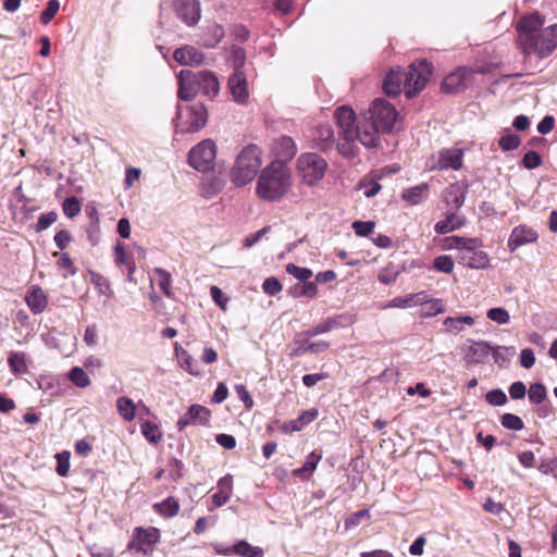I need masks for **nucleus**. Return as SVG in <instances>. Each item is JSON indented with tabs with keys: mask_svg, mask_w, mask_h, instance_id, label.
I'll use <instances>...</instances> for the list:
<instances>
[{
	"mask_svg": "<svg viewBox=\"0 0 557 557\" xmlns=\"http://www.w3.org/2000/svg\"><path fill=\"white\" fill-rule=\"evenodd\" d=\"M334 117L339 129L337 149L342 156L350 158L356 154V140L367 148L376 147L374 126L371 124L358 125L351 108L347 106L337 108Z\"/></svg>",
	"mask_w": 557,
	"mask_h": 557,
	"instance_id": "obj_1",
	"label": "nucleus"
},
{
	"mask_svg": "<svg viewBox=\"0 0 557 557\" xmlns=\"http://www.w3.org/2000/svg\"><path fill=\"white\" fill-rule=\"evenodd\" d=\"M293 186V174L287 163L273 160L264 166L258 176L256 194L265 201L282 200Z\"/></svg>",
	"mask_w": 557,
	"mask_h": 557,
	"instance_id": "obj_2",
	"label": "nucleus"
},
{
	"mask_svg": "<svg viewBox=\"0 0 557 557\" xmlns=\"http://www.w3.org/2000/svg\"><path fill=\"white\" fill-rule=\"evenodd\" d=\"M262 164L261 149L248 145L238 153L231 170V180L236 186H245L252 182Z\"/></svg>",
	"mask_w": 557,
	"mask_h": 557,
	"instance_id": "obj_3",
	"label": "nucleus"
},
{
	"mask_svg": "<svg viewBox=\"0 0 557 557\" xmlns=\"http://www.w3.org/2000/svg\"><path fill=\"white\" fill-rule=\"evenodd\" d=\"M397 120L395 108L385 99L373 100L367 112L356 117L358 125L371 124L375 128L376 146L380 143V133L391 132Z\"/></svg>",
	"mask_w": 557,
	"mask_h": 557,
	"instance_id": "obj_4",
	"label": "nucleus"
},
{
	"mask_svg": "<svg viewBox=\"0 0 557 557\" xmlns=\"http://www.w3.org/2000/svg\"><path fill=\"white\" fill-rule=\"evenodd\" d=\"M449 249H457L461 263L471 269H486L490 267L488 255L481 250L479 238L449 236L446 238Z\"/></svg>",
	"mask_w": 557,
	"mask_h": 557,
	"instance_id": "obj_5",
	"label": "nucleus"
},
{
	"mask_svg": "<svg viewBox=\"0 0 557 557\" xmlns=\"http://www.w3.org/2000/svg\"><path fill=\"white\" fill-rule=\"evenodd\" d=\"M296 169L301 182L312 187L324 177L327 162L315 152H305L297 158Z\"/></svg>",
	"mask_w": 557,
	"mask_h": 557,
	"instance_id": "obj_6",
	"label": "nucleus"
},
{
	"mask_svg": "<svg viewBox=\"0 0 557 557\" xmlns=\"http://www.w3.org/2000/svg\"><path fill=\"white\" fill-rule=\"evenodd\" d=\"M207 109L200 103L178 106L175 127L181 133H194L201 129L207 123Z\"/></svg>",
	"mask_w": 557,
	"mask_h": 557,
	"instance_id": "obj_7",
	"label": "nucleus"
},
{
	"mask_svg": "<svg viewBox=\"0 0 557 557\" xmlns=\"http://www.w3.org/2000/svg\"><path fill=\"white\" fill-rule=\"evenodd\" d=\"M432 75V66L425 60L409 66L405 77L404 91L408 99L417 96L426 85Z\"/></svg>",
	"mask_w": 557,
	"mask_h": 557,
	"instance_id": "obj_8",
	"label": "nucleus"
},
{
	"mask_svg": "<svg viewBox=\"0 0 557 557\" xmlns=\"http://www.w3.org/2000/svg\"><path fill=\"white\" fill-rule=\"evenodd\" d=\"M557 47V24L542 29L530 42L523 44L520 48L525 54L534 53L540 58L549 55Z\"/></svg>",
	"mask_w": 557,
	"mask_h": 557,
	"instance_id": "obj_9",
	"label": "nucleus"
},
{
	"mask_svg": "<svg viewBox=\"0 0 557 557\" xmlns=\"http://www.w3.org/2000/svg\"><path fill=\"white\" fill-rule=\"evenodd\" d=\"M463 149L458 147L444 148L428 158L425 166L430 171H458L462 168Z\"/></svg>",
	"mask_w": 557,
	"mask_h": 557,
	"instance_id": "obj_10",
	"label": "nucleus"
},
{
	"mask_svg": "<svg viewBox=\"0 0 557 557\" xmlns=\"http://www.w3.org/2000/svg\"><path fill=\"white\" fill-rule=\"evenodd\" d=\"M216 154V146L213 140L205 139L196 145L188 153L190 166L198 171L210 169Z\"/></svg>",
	"mask_w": 557,
	"mask_h": 557,
	"instance_id": "obj_11",
	"label": "nucleus"
},
{
	"mask_svg": "<svg viewBox=\"0 0 557 557\" xmlns=\"http://www.w3.org/2000/svg\"><path fill=\"white\" fill-rule=\"evenodd\" d=\"M178 98L185 101L194 99L200 92L198 72L182 70L178 73Z\"/></svg>",
	"mask_w": 557,
	"mask_h": 557,
	"instance_id": "obj_12",
	"label": "nucleus"
},
{
	"mask_svg": "<svg viewBox=\"0 0 557 557\" xmlns=\"http://www.w3.org/2000/svg\"><path fill=\"white\" fill-rule=\"evenodd\" d=\"M544 24L543 17L533 13L531 15L523 16L517 25L519 32L518 44L521 47L525 42H530L536 34H539Z\"/></svg>",
	"mask_w": 557,
	"mask_h": 557,
	"instance_id": "obj_13",
	"label": "nucleus"
},
{
	"mask_svg": "<svg viewBox=\"0 0 557 557\" xmlns=\"http://www.w3.org/2000/svg\"><path fill=\"white\" fill-rule=\"evenodd\" d=\"M160 541V531L157 528H136L133 541L128 544L129 548H136L138 552L147 554L153 545Z\"/></svg>",
	"mask_w": 557,
	"mask_h": 557,
	"instance_id": "obj_14",
	"label": "nucleus"
},
{
	"mask_svg": "<svg viewBox=\"0 0 557 557\" xmlns=\"http://www.w3.org/2000/svg\"><path fill=\"white\" fill-rule=\"evenodd\" d=\"M174 9L177 16L188 26L200 20V3L198 0H175Z\"/></svg>",
	"mask_w": 557,
	"mask_h": 557,
	"instance_id": "obj_15",
	"label": "nucleus"
},
{
	"mask_svg": "<svg viewBox=\"0 0 557 557\" xmlns=\"http://www.w3.org/2000/svg\"><path fill=\"white\" fill-rule=\"evenodd\" d=\"M539 238L536 231L525 225L515 227L508 239V248L515 251L518 247L534 243Z\"/></svg>",
	"mask_w": 557,
	"mask_h": 557,
	"instance_id": "obj_16",
	"label": "nucleus"
},
{
	"mask_svg": "<svg viewBox=\"0 0 557 557\" xmlns=\"http://www.w3.org/2000/svg\"><path fill=\"white\" fill-rule=\"evenodd\" d=\"M173 58L177 63L187 66H198L205 60V55L201 51L193 46L187 45L177 48L173 53Z\"/></svg>",
	"mask_w": 557,
	"mask_h": 557,
	"instance_id": "obj_17",
	"label": "nucleus"
},
{
	"mask_svg": "<svg viewBox=\"0 0 557 557\" xmlns=\"http://www.w3.org/2000/svg\"><path fill=\"white\" fill-rule=\"evenodd\" d=\"M228 88L237 103H244L248 99L247 78L243 71L234 72L230 76Z\"/></svg>",
	"mask_w": 557,
	"mask_h": 557,
	"instance_id": "obj_18",
	"label": "nucleus"
},
{
	"mask_svg": "<svg viewBox=\"0 0 557 557\" xmlns=\"http://www.w3.org/2000/svg\"><path fill=\"white\" fill-rule=\"evenodd\" d=\"M468 184H450L444 191V200L451 210H459L466 199Z\"/></svg>",
	"mask_w": 557,
	"mask_h": 557,
	"instance_id": "obj_19",
	"label": "nucleus"
},
{
	"mask_svg": "<svg viewBox=\"0 0 557 557\" xmlns=\"http://www.w3.org/2000/svg\"><path fill=\"white\" fill-rule=\"evenodd\" d=\"M224 27L218 23H211L203 27L199 44L205 48H215L224 38Z\"/></svg>",
	"mask_w": 557,
	"mask_h": 557,
	"instance_id": "obj_20",
	"label": "nucleus"
},
{
	"mask_svg": "<svg viewBox=\"0 0 557 557\" xmlns=\"http://www.w3.org/2000/svg\"><path fill=\"white\" fill-rule=\"evenodd\" d=\"M493 347L486 342L473 343L466 351L465 359L468 363H484Z\"/></svg>",
	"mask_w": 557,
	"mask_h": 557,
	"instance_id": "obj_21",
	"label": "nucleus"
},
{
	"mask_svg": "<svg viewBox=\"0 0 557 557\" xmlns=\"http://www.w3.org/2000/svg\"><path fill=\"white\" fill-rule=\"evenodd\" d=\"M466 221L467 220L463 214L454 210L453 212H449L444 220L438 221L435 224L434 230L437 234H447L462 227L466 224Z\"/></svg>",
	"mask_w": 557,
	"mask_h": 557,
	"instance_id": "obj_22",
	"label": "nucleus"
},
{
	"mask_svg": "<svg viewBox=\"0 0 557 557\" xmlns=\"http://www.w3.org/2000/svg\"><path fill=\"white\" fill-rule=\"evenodd\" d=\"M421 304H418L420 309V317L431 318L444 312L443 301L438 298H432L426 292H420Z\"/></svg>",
	"mask_w": 557,
	"mask_h": 557,
	"instance_id": "obj_23",
	"label": "nucleus"
},
{
	"mask_svg": "<svg viewBox=\"0 0 557 557\" xmlns=\"http://www.w3.org/2000/svg\"><path fill=\"white\" fill-rule=\"evenodd\" d=\"M313 140L315 143V146L322 151H327L332 149L335 144V134L331 125H319L315 128Z\"/></svg>",
	"mask_w": 557,
	"mask_h": 557,
	"instance_id": "obj_24",
	"label": "nucleus"
},
{
	"mask_svg": "<svg viewBox=\"0 0 557 557\" xmlns=\"http://www.w3.org/2000/svg\"><path fill=\"white\" fill-rule=\"evenodd\" d=\"M198 79L200 83V92L210 98L215 97L220 91V83L214 73L210 71H199Z\"/></svg>",
	"mask_w": 557,
	"mask_h": 557,
	"instance_id": "obj_25",
	"label": "nucleus"
},
{
	"mask_svg": "<svg viewBox=\"0 0 557 557\" xmlns=\"http://www.w3.org/2000/svg\"><path fill=\"white\" fill-rule=\"evenodd\" d=\"M430 186L422 183L403 190L401 198L411 206H417L428 199Z\"/></svg>",
	"mask_w": 557,
	"mask_h": 557,
	"instance_id": "obj_26",
	"label": "nucleus"
},
{
	"mask_svg": "<svg viewBox=\"0 0 557 557\" xmlns=\"http://www.w3.org/2000/svg\"><path fill=\"white\" fill-rule=\"evenodd\" d=\"M274 150L277 158L276 160H282L287 163V161L293 159L296 154L297 147L290 137L283 136L276 140Z\"/></svg>",
	"mask_w": 557,
	"mask_h": 557,
	"instance_id": "obj_27",
	"label": "nucleus"
},
{
	"mask_svg": "<svg viewBox=\"0 0 557 557\" xmlns=\"http://www.w3.org/2000/svg\"><path fill=\"white\" fill-rule=\"evenodd\" d=\"M467 69H458L457 71L447 75L442 84V88L446 92H456L465 87V79L468 76Z\"/></svg>",
	"mask_w": 557,
	"mask_h": 557,
	"instance_id": "obj_28",
	"label": "nucleus"
},
{
	"mask_svg": "<svg viewBox=\"0 0 557 557\" xmlns=\"http://www.w3.org/2000/svg\"><path fill=\"white\" fill-rule=\"evenodd\" d=\"M383 90L389 97H395L401 91V73L399 69H392L383 81Z\"/></svg>",
	"mask_w": 557,
	"mask_h": 557,
	"instance_id": "obj_29",
	"label": "nucleus"
},
{
	"mask_svg": "<svg viewBox=\"0 0 557 557\" xmlns=\"http://www.w3.org/2000/svg\"><path fill=\"white\" fill-rule=\"evenodd\" d=\"M26 304L33 313L38 314L46 309L48 301L42 289L34 286L26 296Z\"/></svg>",
	"mask_w": 557,
	"mask_h": 557,
	"instance_id": "obj_30",
	"label": "nucleus"
},
{
	"mask_svg": "<svg viewBox=\"0 0 557 557\" xmlns=\"http://www.w3.org/2000/svg\"><path fill=\"white\" fill-rule=\"evenodd\" d=\"M322 459V454L318 451H312L307 456L306 462L302 467L295 469L293 474L301 480L309 479L314 470L317 469L318 463Z\"/></svg>",
	"mask_w": 557,
	"mask_h": 557,
	"instance_id": "obj_31",
	"label": "nucleus"
},
{
	"mask_svg": "<svg viewBox=\"0 0 557 557\" xmlns=\"http://www.w3.org/2000/svg\"><path fill=\"white\" fill-rule=\"evenodd\" d=\"M473 324L474 319L471 315L447 317L443 322L445 331L453 334H458L465 330V326Z\"/></svg>",
	"mask_w": 557,
	"mask_h": 557,
	"instance_id": "obj_32",
	"label": "nucleus"
},
{
	"mask_svg": "<svg viewBox=\"0 0 557 557\" xmlns=\"http://www.w3.org/2000/svg\"><path fill=\"white\" fill-rule=\"evenodd\" d=\"M224 187L222 178L215 175H208L203 178L201 185V196L205 198H212L216 196Z\"/></svg>",
	"mask_w": 557,
	"mask_h": 557,
	"instance_id": "obj_33",
	"label": "nucleus"
},
{
	"mask_svg": "<svg viewBox=\"0 0 557 557\" xmlns=\"http://www.w3.org/2000/svg\"><path fill=\"white\" fill-rule=\"evenodd\" d=\"M421 299H423L421 296H420V292L419 293H414V294H408V295H405V296H398V297H395L393 298L388 304H386L384 306V308H400V309H408V308H413V307H418V304H421Z\"/></svg>",
	"mask_w": 557,
	"mask_h": 557,
	"instance_id": "obj_34",
	"label": "nucleus"
},
{
	"mask_svg": "<svg viewBox=\"0 0 557 557\" xmlns=\"http://www.w3.org/2000/svg\"><path fill=\"white\" fill-rule=\"evenodd\" d=\"M318 292L319 289L315 282H302V284H295L288 289V294L294 298H314L317 297Z\"/></svg>",
	"mask_w": 557,
	"mask_h": 557,
	"instance_id": "obj_35",
	"label": "nucleus"
},
{
	"mask_svg": "<svg viewBox=\"0 0 557 557\" xmlns=\"http://www.w3.org/2000/svg\"><path fill=\"white\" fill-rule=\"evenodd\" d=\"M116 409L125 421H133L136 416V406L134 401L126 396L117 398Z\"/></svg>",
	"mask_w": 557,
	"mask_h": 557,
	"instance_id": "obj_36",
	"label": "nucleus"
},
{
	"mask_svg": "<svg viewBox=\"0 0 557 557\" xmlns=\"http://www.w3.org/2000/svg\"><path fill=\"white\" fill-rule=\"evenodd\" d=\"M236 556L240 557H263L264 553L261 547L252 546L245 540L235 543Z\"/></svg>",
	"mask_w": 557,
	"mask_h": 557,
	"instance_id": "obj_37",
	"label": "nucleus"
},
{
	"mask_svg": "<svg viewBox=\"0 0 557 557\" xmlns=\"http://www.w3.org/2000/svg\"><path fill=\"white\" fill-rule=\"evenodd\" d=\"M153 508L159 515L165 518H172L178 512L180 506L174 498L169 497L161 503L154 504Z\"/></svg>",
	"mask_w": 557,
	"mask_h": 557,
	"instance_id": "obj_38",
	"label": "nucleus"
},
{
	"mask_svg": "<svg viewBox=\"0 0 557 557\" xmlns=\"http://www.w3.org/2000/svg\"><path fill=\"white\" fill-rule=\"evenodd\" d=\"M8 363L15 374L26 373L28 370L24 352L12 351L8 358Z\"/></svg>",
	"mask_w": 557,
	"mask_h": 557,
	"instance_id": "obj_39",
	"label": "nucleus"
},
{
	"mask_svg": "<svg viewBox=\"0 0 557 557\" xmlns=\"http://www.w3.org/2000/svg\"><path fill=\"white\" fill-rule=\"evenodd\" d=\"M339 325H341V322L338 321L337 318H329L324 322L319 323V324L312 326L311 329L307 330L306 335H307V337H314L320 334L327 333V332L336 329Z\"/></svg>",
	"mask_w": 557,
	"mask_h": 557,
	"instance_id": "obj_40",
	"label": "nucleus"
},
{
	"mask_svg": "<svg viewBox=\"0 0 557 557\" xmlns=\"http://www.w3.org/2000/svg\"><path fill=\"white\" fill-rule=\"evenodd\" d=\"M310 338L311 337H307L306 331L300 333V334H298L294 338L290 356L292 357H299V356H302L305 354H308L309 352V347L311 345Z\"/></svg>",
	"mask_w": 557,
	"mask_h": 557,
	"instance_id": "obj_41",
	"label": "nucleus"
},
{
	"mask_svg": "<svg viewBox=\"0 0 557 557\" xmlns=\"http://www.w3.org/2000/svg\"><path fill=\"white\" fill-rule=\"evenodd\" d=\"M188 411L196 424L207 425L209 423L211 412L208 408L201 405H191Z\"/></svg>",
	"mask_w": 557,
	"mask_h": 557,
	"instance_id": "obj_42",
	"label": "nucleus"
},
{
	"mask_svg": "<svg viewBox=\"0 0 557 557\" xmlns=\"http://www.w3.org/2000/svg\"><path fill=\"white\" fill-rule=\"evenodd\" d=\"M69 380L77 387L85 388L90 385L88 374L81 367H74L69 372Z\"/></svg>",
	"mask_w": 557,
	"mask_h": 557,
	"instance_id": "obj_43",
	"label": "nucleus"
},
{
	"mask_svg": "<svg viewBox=\"0 0 557 557\" xmlns=\"http://www.w3.org/2000/svg\"><path fill=\"white\" fill-rule=\"evenodd\" d=\"M141 433L151 444H158L162 438V433L158 425L150 421H146L141 424Z\"/></svg>",
	"mask_w": 557,
	"mask_h": 557,
	"instance_id": "obj_44",
	"label": "nucleus"
},
{
	"mask_svg": "<svg viewBox=\"0 0 557 557\" xmlns=\"http://www.w3.org/2000/svg\"><path fill=\"white\" fill-rule=\"evenodd\" d=\"M115 252V262L121 265L125 264L128 270V275L131 276L135 272V264L134 262L128 260V256L125 251L124 245L122 243H117L114 248Z\"/></svg>",
	"mask_w": 557,
	"mask_h": 557,
	"instance_id": "obj_45",
	"label": "nucleus"
},
{
	"mask_svg": "<svg viewBox=\"0 0 557 557\" xmlns=\"http://www.w3.org/2000/svg\"><path fill=\"white\" fill-rule=\"evenodd\" d=\"M529 400L532 404H541L546 399V387L542 383H533L528 391Z\"/></svg>",
	"mask_w": 557,
	"mask_h": 557,
	"instance_id": "obj_46",
	"label": "nucleus"
},
{
	"mask_svg": "<svg viewBox=\"0 0 557 557\" xmlns=\"http://www.w3.org/2000/svg\"><path fill=\"white\" fill-rule=\"evenodd\" d=\"M286 272L300 282H309L308 280L313 275V272L309 268H301L294 263L286 265Z\"/></svg>",
	"mask_w": 557,
	"mask_h": 557,
	"instance_id": "obj_47",
	"label": "nucleus"
},
{
	"mask_svg": "<svg viewBox=\"0 0 557 557\" xmlns=\"http://www.w3.org/2000/svg\"><path fill=\"white\" fill-rule=\"evenodd\" d=\"M500 423L505 429L512 431H520L524 428L521 418L513 413H504L500 418Z\"/></svg>",
	"mask_w": 557,
	"mask_h": 557,
	"instance_id": "obj_48",
	"label": "nucleus"
},
{
	"mask_svg": "<svg viewBox=\"0 0 557 557\" xmlns=\"http://www.w3.org/2000/svg\"><path fill=\"white\" fill-rule=\"evenodd\" d=\"M64 214L73 219L81 212V202L76 197H67L62 203Z\"/></svg>",
	"mask_w": 557,
	"mask_h": 557,
	"instance_id": "obj_49",
	"label": "nucleus"
},
{
	"mask_svg": "<svg viewBox=\"0 0 557 557\" xmlns=\"http://www.w3.org/2000/svg\"><path fill=\"white\" fill-rule=\"evenodd\" d=\"M486 315L490 320L500 325L507 324L510 320L509 312L502 307L490 309Z\"/></svg>",
	"mask_w": 557,
	"mask_h": 557,
	"instance_id": "obj_50",
	"label": "nucleus"
},
{
	"mask_svg": "<svg viewBox=\"0 0 557 557\" xmlns=\"http://www.w3.org/2000/svg\"><path fill=\"white\" fill-rule=\"evenodd\" d=\"M154 274L157 275L158 285L160 289L166 295L170 296V286H171V274L161 268L154 269Z\"/></svg>",
	"mask_w": 557,
	"mask_h": 557,
	"instance_id": "obj_51",
	"label": "nucleus"
},
{
	"mask_svg": "<svg viewBox=\"0 0 557 557\" xmlns=\"http://www.w3.org/2000/svg\"><path fill=\"white\" fill-rule=\"evenodd\" d=\"M370 519V511L369 509H362L358 510L356 512H352L345 519V528L351 529L361 523L362 520H369Z\"/></svg>",
	"mask_w": 557,
	"mask_h": 557,
	"instance_id": "obj_52",
	"label": "nucleus"
},
{
	"mask_svg": "<svg viewBox=\"0 0 557 557\" xmlns=\"http://www.w3.org/2000/svg\"><path fill=\"white\" fill-rule=\"evenodd\" d=\"M70 458L71 453L67 450H64L62 453H58L55 455L57 459V473L61 476H65L69 473L70 470Z\"/></svg>",
	"mask_w": 557,
	"mask_h": 557,
	"instance_id": "obj_53",
	"label": "nucleus"
},
{
	"mask_svg": "<svg viewBox=\"0 0 557 557\" xmlns=\"http://www.w3.org/2000/svg\"><path fill=\"white\" fill-rule=\"evenodd\" d=\"M433 267L442 273H450L454 270V261L451 257L442 255L434 259Z\"/></svg>",
	"mask_w": 557,
	"mask_h": 557,
	"instance_id": "obj_54",
	"label": "nucleus"
},
{
	"mask_svg": "<svg viewBox=\"0 0 557 557\" xmlns=\"http://www.w3.org/2000/svg\"><path fill=\"white\" fill-rule=\"evenodd\" d=\"M521 140L516 134H508L502 136L498 140V146L503 151H510L519 147Z\"/></svg>",
	"mask_w": 557,
	"mask_h": 557,
	"instance_id": "obj_55",
	"label": "nucleus"
},
{
	"mask_svg": "<svg viewBox=\"0 0 557 557\" xmlns=\"http://www.w3.org/2000/svg\"><path fill=\"white\" fill-rule=\"evenodd\" d=\"M60 9V2L58 0H49L47 8L41 12L40 21L44 25H47L58 13Z\"/></svg>",
	"mask_w": 557,
	"mask_h": 557,
	"instance_id": "obj_56",
	"label": "nucleus"
},
{
	"mask_svg": "<svg viewBox=\"0 0 557 557\" xmlns=\"http://www.w3.org/2000/svg\"><path fill=\"white\" fill-rule=\"evenodd\" d=\"M485 399L492 406H504L508 400L505 392L499 388L487 392Z\"/></svg>",
	"mask_w": 557,
	"mask_h": 557,
	"instance_id": "obj_57",
	"label": "nucleus"
},
{
	"mask_svg": "<svg viewBox=\"0 0 557 557\" xmlns=\"http://www.w3.org/2000/svg\"><path fill=\"white\" fill-rule=\"evenodd\" d=\"M351 226L356 235L360 237H366L373 232L375 223L373 221H355Z\"/></svg>",
	"mask_w": 557,
	"mask_h": 557,
	"instance_id": "obj_58",
	"label": "nucleus"
},
{
	"mask_svg": "<svg viewBox=\"0 0 557 557\" xmlns=\"http://www.w3.org/2000/svg\"><path fill=\"white\" fill-rule=\"evenodd\" d=\"M245 61H246V54H245L244 49H242L239 47H234L232 49V55H231V63H232V66L234 67V72L242 71V69L245 64Z\"/></svg>",
	"mask_w": 557,
	"mask_h": 557,
	"instance_id": "obj_59",
	"label": "nucleus"
},
{
	"mask_svg": "<svg viewBox=\"0 0 557 557\" xmlns=\"http://www.w3.org/2000/svg\"><path fill=\"white\" fill-rule=\"evenodd\" d=\"M262 289L267 295L275 296L282 290V284L276 277L271 276L264 280Z\"/></svg>",
	"mask_w": 557,
	"mask_h": 557,
	"instance_id": "obj_60",
	"label": "nucleus"
},
{
	"mask_svg": "<svg viewBox=\"0 0 557 557\" xmlns=\"http://www.w3.org/2000/svg\"><path fill=\"white\" fill-rule=\"evenodd\" d=\"M522 164L528 170H533L542 164V158L536 151H528L522 159Z\"/></svg>",
	"mask_w": 557,
	"mask_h": 557,
	"instance_id": "obj_61",
	"label": "nucleus"
},
{
	"mask_svg": "<svg viewBox=\"0 0 557 557\" xmlns=\"http://www.w3.org/2000/svg\"><path fill=\"white\" fill-rule=\"evenodd\" d=\"M58 214L54 211H50L47 213H44L39 216L37 224H36V231L42 232L47 230L50 225H52L57 221Z\"/></svg>",
	"mask_w": 557,
	"mask_h": 557,
	"instance_id": "obj_62",
	"label": "nucleus"
},
{
	"mask_svg": "<svg viewBox=\"0 0 557 557\" xmlns=\"http://www.w3.org/2000/svg\"><path fill=\"white\" fill-rule=\"evenodd\" d=\"M182 368L191 375L200 374L198 362L186 352H184L182 356Z\"/></svg>",
	"mask_w": 557,
	"mask_h": 557,
	"instance_id": "obj_63",
	"label": "nucleus"
},
{
	"mask_svg": "<svg viewBox=\"0 0 557 557\" xmlns=\"http://www.w3.org/2000/svg\"><path fill=\"white\" fill-rule=\"evenodd\" d=\"M232 490H219L216 493L212 495V505L208 508L209 510H213L214 508L221 507L224 505L231 497Z\"/></svg>",
	"mask_w": 557,
	"mask_h": 557,
	"instance_id": "obj_64",
	"label": "nucleus"
}]
</instances>
